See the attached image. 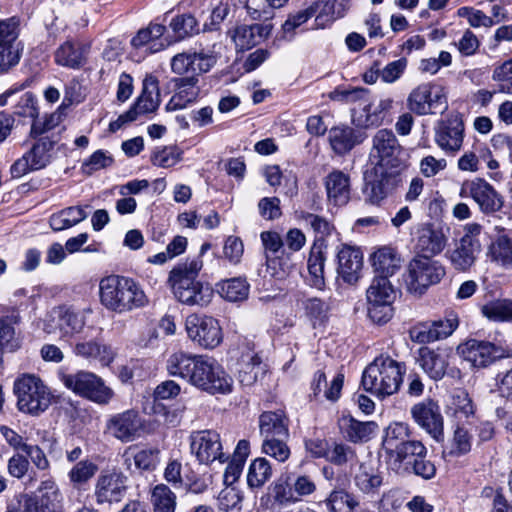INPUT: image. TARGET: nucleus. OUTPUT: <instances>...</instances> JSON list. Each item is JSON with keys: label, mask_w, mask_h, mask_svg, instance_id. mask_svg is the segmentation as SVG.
<instances>
[{"label": "nucleus", "mask_w": 512, "mask_h": 512, "mask_svg": "<svg viewBox=\"0 0 512 512\" xmlns=\"http://www.w3.org/2000/svg\"><path fill=\"white\" fill-rule=\"evenodd\" d=\"M202 267L203 261L196 257L178 263L169 272L167 284L181 304L204 307L211 302L212 288L198 280Z\"/></svg>", "instance_id": "2"}, {"label": "nucleus", "mask_w": 512, "mask_h": 512, "mask_svg": "<svg viewBox=\"0 0 512 512\" xmlns=\"http://www.w3.org/2000/svg\"><path fill=\"white\" fill-rule=\"evenodd\" d=\"M166 27L162 24L151 23L147 28L138 31L131 39V45L135 48H146L149 53H156L164 48L158 40L163 36Z\"/></svg>", "instance_id": "42"}, {"label": "nucleus", "mask_w": 512, "mask_h": 512, "mask_svg": "<svg viewBox=\"0 0 512 512\" xmlns=\"http://www.w3.org/2000/svg\"><path fill=\"white\" fill-rule=\"evenodd\" d=\"M127 477L116 469L103 470L94 486L97 504H113L122 501L127 493Z\"/></svg>", "instance_id": "19"}, {"label": "nucleus", "mask_w": 512, "mask_h": 512, "mask_svg": "<svg viewBox=\"0 0 512 512\" xmlns=\"http://www.w3.org/2000/svg\"><path fill=\"white\" fill-rule=\"evenodd\" d=\"M459 354L472 366L485 368L496 360L509 357V352L489 341L469 339L458 346Z\"/></svg>", "instance_id": "17"}, {"label": "nucleus", "mask_w": 512, "mask_h": 512, "mask_svg": "<svg viewBox=\"0 0 512 512\" xmlns=\"http://www.w3.org/2000/svg\"><path fill=\"white\" fill-rule=\"evenodd\" d=\"M176 495L165 484H157L151 491V502L154 512H175Z\"/></svg>", "instance_id": "49"}, {"label": "nucleus", "mask_w": 512, "mask_h": 512, "mask_svg": "<svg viewBox=\"0 0 512 512\" xmlns=\"http://www.w3.org/2000/svg\"><path fill=\"white\" fill-rule=\"evenodd\" d=\"M324 504L329 512H352L359 503L350 493L333 490L324 500Z\"/></svg>", "instance_id": "52"}, {"label": "nucleus", "mask_w": 512, "mask_h": 512, "mask_svg": "<svg viewBox=\"0 0 512 512\" xmlns=\"http://www.w3.org/2000/svg\"><path fill=\"white\" fill-rule=\"evenodd\" d=\"M390 108L389 98H354L351 108L352 122L361 128L378 126L384 121Z\"/></svg>", "instance_id": "15"}, {"label": "nucleus", "mask_w": 512, "mask_h": 512, "mask_svg": "<svg viewBox=\"0 0 512 512\" xmlns=\"http://www.w3.org/2000/svg\"><path fill=\"white\" fill-rule=\"evenodd\" d=\"M166 369L170 376L185 380L210 395H227L233 391L234 380L215 359L178 351L169 356Z\"/></svg>", "instance_id": "1"}, {"label": "nucleus", "mask_w": 512, "mask_h": 512, "mask_svg": "<svg viewBox=\"0 0 512 512\" xmlns=\"http://www.w3.org/2000/svg\"><path fill=\"white\" fill-rule=\"evenodd\" d=\"M448 356L449 349L422 347L419 349L418 362L431 379L440 380L446 374Z\"/></svg>", "instance_id": "31"}, {"label": "nucleus", "mask_w": 512, "mask_h": 512, "mask_svg": "<svg viewBox=\"0 0 512 512\" xmlns=\"http://www.w3.org/2000/svg\"><path fill=\"white\" fill-rule=\"evenodd\" d=\"M20 18L12 16L0 20V73L16 66L22 57L24 44L20 37Z\"/></svg>", "instance_id": "10"}, {"label": "nucleus", "mask_w": 512, "mask_h": 512, "mask_svg": "<svg viewBox=\"0 0 512 512\" xmlns=\"http://www.w3.org/2000/svg\"><path fill=\"white\" fill-rule=\"evenodd\" d=\"M87 206H70L49 217V225L55 232L69 229L85 220L88 216Z\"/></svg>", "instance_id": "41"}, {"label": "nucleus", "mask_w": 512, "mask_h": 512, "mask_svg": "<svg viewBox=\"0 0 512 512\" xmlns=\"http://www.w3.org/2000/svg\"><path fill=\"white\" fill-rule=\"evenodd\" d=\"M297 221L310 227L315 235L313 246L323 247L325 239L335 232V226L327 218L303 209L295 211Z\"/></svg>", "instance_id": "35"}, {"label": "nucleus", "mask_w": 512, "mask_h": 512, "mask_svg": "<svg viewBox=\"0 0 512 512\" xmlns=\"http://www.w3.org/2000/svg\"><path fill=\"white\" fill-rule=\"evenodd\" d=\"M369 319L378 325L386 324L393 316L395 291L385 277H374L366 291Z\"/></svg>", "instance_id": "9"}, {"label": "nucleus", "mask_w": 512, "mask_h": 512, "mask_svg": "<svg viewBox=\"0 0 512 512\" xmlns=\"http://www.w3.org/2000/svg\"><path fill=\"white\" fill-rule=\"evenodd\" d=\"M98 466L90 459H84L75 463L69 470L67 476L74 488H81L89 483L96 475Z\"/></svg>", "instance_id": "47"}, {"label": "nucleus", "mask_w": 512, "mask_h": 512, "mask_svg": "<svg viewBox=\"0 0 512 512\" xmlns=\"http://www.w3.org/2000/svg\"><path fill=\"white\" fill-rule=\"evenodd\" d=\"M142 427V419L133 409L114 414L106 422L107 431L124 443L134 441L140 435Z\"/></svg>", "instance_id": "21"}, {"label": "nucleus", "mask_w": 512, "mask_h": 512, "mask_svg": "<svg viewBox=\"0 0 512 512\" xmlns=\"http://www.w3.org/2000/svg\"><path fill=\"white\" fill-rule=\"evenodd\" d=\"M375 277L388 278L401 268V257L397 250L390 246L378 248L371 256Z\"/></svg>", "instance_id": "33"}, {"label": "nucleus", "mask_w": 512, "mask_h": 512, "mask_svg": "<svg viewBox=\"0 0 512 512\" xmlns=\"http://www.w3.org/2000/svg\"><path fill=\"white\" fill-rule=\"evenodd\" d=\"M90 310H76L68 306H59L52 310L50 317L56 321V326L63 337H72L80 334L85 325Z\"/></svg>", "instance_id": "25"}, {"label": "nucleus", "mask_w": 512, "mask_h": 512, "mask_svg": "<svg viewBox=\"0 0 512 512\" xmlns=\"http://www.w3.org/2000/svg\"><path fill=\"white\" fill-rule=\"evenodd\" d=\"M354 484L364 494L375 495L383 484V473L377 462L367 460L361 462L354 471Z\"/></svg>", "instance_id": "30"}, {"label": "nucleus", "mask_w": 512, "mask_h": 512, "mask_svg": "<svg viewBox=\"0 0 512 512\" xmlns=\"http://www.w3.org/2000/svg\"><path fill=\"white\" fill-rule=\"evenodd\" d=\"M272 476V467L266 458L254 459L248 468L247 484L250 488H261Z\"/></svg>", "instance_id": "48"}, {"label": "nucleus", "mask_w": 512, "mask_h": 512, "mask_svg": "<svg viewBox=\"0 0 512 512\" xmlns=\"http://www.w3.org/2000/svg\"><path fill=\"white\" fill-rule=\"evenodd\" d=\"M339 428L346 439L358 443L368 441L375 433L377 424L373 421L361 422L351 416H342Z\"/></svg>", "instance_id": "37"}, {"label": "nucleus", "mask_w": 512, "mask_h": 512, "mask_svg": "<svg viewBox=\"0 0 512 512\" xmlns=\"http://www.w3.org/2000/svg\"><path fill=\"white\" fill-rule=\"evenodd\" d=\"M480 250L481 245L472 244L470 240L460 238L454 242L453 248L446 252V257L455 270L466 272L475 264Z\"/></svg>", "instance_id": "29"}, {"label": "nucleus", "mask_w": 512, "mask_h": 512, "mask_svg": "<svg viewBox=\"0 0 512 512\" xmlns=\"http://www.w3.org/2000/svg\"><path fill=\"white\" fill-rule=\"evenodd\" d=\"M305 316L314 328L326 324L329 318V305L317 297H307L301 301Z\"/></svg>", "instance_id": "44"}, {"label": "nucleus", "mask_w": 512, "mask_h": 512, "mask_svg": "<svg viewBox=\"0 0 512 512\" xmlns=\"http://www.w3.org/2000/svg\"><path fill=\"white\" fill-rule=\"evenodd\" d=\"M271 24L238 25L230 30L232 41L237 49L249 50L264 41L271 33Z\"/></svg>", "instance_id": "27"}, {"label": "nucleus", "mask_w": 512, "mask_h": 512, "mask_svg": "<svg viewBox=\"0 0 512 512\" xmlns=\"http://www.w3.org/2000/svg\"><path fill=\"white\" fill-rule=\"evenodd\" d=\"M363 194L367 202L379 205L400 182L397 170L374 167L364 176Z\"/></svg>", "instance_id": "14"}, {"label": "nucleus", "mask_w": 512, "mask_h": 512, "mask_svg": "<svg viewBox=\"0 0 512 512\" xmlns=\"http://www.w3.org/2000/svg\"><path fill=\"white\" fill-rule=\"evenodd\" d=\"M351 0H324L319 14L315 18L317 28H325L337 18L345 15Z\"/></svg>", "instance_id": "46"}, {"label": "nucleus", "mask_w": 512, "mask_h": 512, "mask_svg": "<svg viewBox=\"0 0 512 512\" xmlns=\"http://www.w3.org/2000/svg\"><path fill=\"white\" fill-rule=\"evenodd\" d=\"M40 494L25 500L23 512H62L61 494L52 482H44Z\"/></svg>", "instance_id": "26"}, {"label": "nucleus", "mask_w": 512, "mask_h": 512, "mask_svg": "<svg viewBox=\"0 0 512 512\" xmlns=\"http://www.w3.org/2000/svg\"><path fill=\"white\" fill-rule=\"evenodd\" d=\"M444 266L427 255H417L409 262L405 283L409 292L422 295L445 276Z\"/></svg>", "instance_id": "8"}, {"label": "nucleus", "mask_w": 512, "mask_h": 512, "mask_svg": "<svg viewBox=\"0 0 512 512\" xmlns=\"http://www.w3.org/2000/svg\"><path fill=\"white\" fill-rule=\"evenodd\" d=\"M452 406L454 415L458 418H469L474 415L472 400L464 390H459L453 395Z\"/></svg>", "instance_id": "64"}, {"label": "nucleus", "mask_w": 512, "mask_h": 512, "mask_svg": "<svg viewBox=\"0 0 512 512\" xmlns=\"http://www.w3.org/2000/svg\"><path fill=\"white\" fill-rule=\"evenodd\" d=\"M88 47L67 41L55 52V61L58 65L78 69L86 63Z\"/></svg>", "instance_id": "38"}, {"label": "nucleus", "mask_w": 512, "mask_h": 512, "mask_svg": "<svg viewBox=\"0 0 512 512\" xmlns=\"http://www.w3.org/2000/svg\"><path fill=\"white\" fill-rule=\"evenodd\" d=\"M13 392L17 398V408L22 413L39 416L51 405L52 393L36 374L24 373L18 376L14 381Z\"/></svg>", "instance_id": "5"}, {"label": "nucleus", "mask_w": 512, "mask_h": 512, "mask_svg": "<svg viewBox=\"0 0 512 512\" xmlns=\"http://www.w3.org/2000/svg\"><path fill=\"white\" fill-rule=\"evenodd\" d=\"M182 154V150L177 146H165L153 153L151 161L155 166L170 168L182 159Z\"/></svg>", "instance_id": "60"}, {"label": "nucleus", "mask_w": 512, "mask_h": 512, "mask_svg": "<svg viewBox=\"0 0 512 512\" xmlns=\"http://www.w3.org/2000/svg\"><path fill=\"white\" fill-rule=\"evenodd\" d=\"M101 304L109 311L126 313L143 308L149 303L142 286L133 278L109 275L100 280Z\"/></svg>", "instance_id": "3"}, {"label": "nucleus", "mask_w": 512, "mask_h": 512, "mask_svg": "<svg viewBox=\"0 0 512 512\" xmlns=\"http://www.w3.org/2000/svg\"><path fill=\"white\" fill-rule=\"evenodd\" d=\"M356 457V452L351 446L333 442L330 445L326 460L336 466H344L353 463Z\"/></svg>", "instance_id": "59"}, {"label": "nucleus", "mask_w": 512, "mask_h": 512, "mask_svg": "<svg viewBox=\"0 0 512 512\" xmlns=\"http://www.w3.org/2000/svg\"><path fill=\"white\" fill-rule=\"evenodd\" d=\"M494 232L487 248V257L494 265L510 270L512 269V231L496 226Z\"/></svg>", "instance_id": "22"}, {"label": "nucleus", "mask_w": 512, "mask_h": 512, "mask_svg": "<svg viewBox=\"0 0 512 512\" xmlns=\"http://www.w3.org/2000/svg\"><path fill=\"white\" fill-rule=\"evenodd\" d=\"M265 365L262 364L258 355H252L249 360L242 364L239 370V382L243 386H251L265 374Z\"/></svg>", "instance_id": "54"}, {"label": "nucleus", "mask_w": 512, "mask_h": 512, "mask_svg": "<svg viewBox=\"0 0 512 512\" xmlns=\"http://www.w3.org/2000/svg\"><path fill=\"white\" fill-rule=\"evenodd\" d=\"M447 237L442 229L427 225L418 230L416 247L423 255L432 256L440 254L445 248Z\"/></svg>", "instance_id": "36"}, {"label": "nucleus", "mask_w": 512, "mask_h": 512, "mask_svg": "<svg viewBox=\"0 0 512 512\" xmlns=\"http://www.w3.org/2000/svg\"><path fill=\"white\" fill-rule=\"evenodd\" d=\"M328 202L334 206H344L350 200L351 183L349 174L333 170L324 178Z\"/></svg>", "instance_id": "28"}, {"label": "nucleus", "mask_w": 512, "mask_h": 512, "mask_svg": "<svg viewBox=\"0 0 512 512\" xmlns=\"http://www.w3.org/2000/svg\"><path fill=\"white\" fill-rule=\"evenodd\" d=\"M72 352L76 357L82 358L89 363L98 362L103 366H108L115 356L111 346L98 338L78 339L72 347Z\"/></svg>", "instance_id": "24"}, {"label": "nucleus", "mask_w": 512, "mask_h": 512, "mask_svg": "<svg viewBox=\"0 0 512 512\" xmlns=\"http://www.w3.org/2000/svg\"><path fill=\"white\" fill-rule=\"evenodd\" d=\"M55 141L51 140L48 136L40 137L32 148L27 152V155L33 162L36 169L44 168L51 159V150Z\"/></svg>", "instance_id": "55"}, {"label": "nucleus", "mask_w": 512, "mask_h": 512, "mask_svg": "<svg viewBox=\"0 0 512 512\" xmlns=\"http://www.w3.org/2000/svg\"><path fill=\"white\" fill-rule=\"evenodd\" d=\"M464 123L459 114L440 120L434 127V141L446 154L455 155L464 140Z\"/></svg>", "instance_id": "20"}, {"label": "nucleus", "mask_w": 512, "mask_h": 512, "mask_svg": "<svg viewBox=\"0 0 512 512\" xmlns=\"http://www.w3.org/2000/svg\"><path fill=\"white\" fill-rule=\"evenodd\" d=\"M125 462L133 461L139 471L152 472L160 463V450L155 447H129L124 452Z\"/></svg>", "instance_id": "40"}, {"label": "nucleus", "mask_w": 512, "mask_h": 512, "mask_svg": "<svg viewBox=\"0 0 512 512\" xmlns=\"http://www.w3.org/2000/svg\"><path fill=\"white\" fill-rule=\"evenodd\" d=\"M410 414L413 421L435 441L444 440V419L437 402L424 399L411 407Z\"/></svg>", "instance_id": "18"}, {"label": "nucleus", "mask_w": 512, "mask_h": 512, "mask_svg": "<svg viewBox=\"0 0 512 512\" xmlns=\"http://www.w3.org/2000/svg\"><path fill=\"white\" fill-rule=\"evenodd\" d=\"M250 285L245 278L236 277L218 284V293L229 302H240L248 298Z\"/></svg>", "instance_id": "45"}, {"label": "nucleus", "mask_w": 512, "mask_h": 512, "mask_svg": "<svg viewBox=\"0 0 512 512\" xmlns=\"http://www.w3.org/2000/svg\"><path fill=\"white\" fill-rule=\"evenodd\" d=\"M288 438H266L262 442V452L280 463L286 462L290 457Z\"/></svg>", "instance_id": "58"}, {"label": "nucleus", "mask_w": 512, "mask_h": 512, "mask_svg": "<svg viewBox=\"0 0 512 512\" xmlns=\"http://www.w3.org/2000/svg\"><path fill=\"white\" fill-rule=\"evenodd\" d=\"M323 247L312 246L308 258V271L310 274V285L317 289L324 287V262L325 256Z\"/></svg>", "instance_id": "51"}, {"label": "nucleus", "mask_w": 512, "mask_h": 512, "mask_svg": "<svg viewBox=\"0 0 512 512\" xmlns=\"http://www.w3.org/2000/svg\"><path fill=\"white\" fill-rule=\"evenodd\" d=\"M259 432L263 439L289 438L288 419L281 410L266 411L259 416Z\"/></svg>", "instance_id": "34"}, {"label": "nucleus", "mask_w": 512, "mask_h": 512, "mask_svg": "<svg viewBox=\"0 0 512 512\" xmlns=\"http://www.w3.org/2000/svg\"><path fill=\"white\" fill-rule=\"evenodd\" d=\"M185 329L189 339L205 349H213L222 341L221 327L216 319L196 313L187 316Z\"/></svg>", "instance_id": "13"}, {"label": "nucleus", "mask_w": 512, "mask_h": 512, "mask_svg": "<svg viewBox=\"0 0 512 512\" xmlns=\"http://www.w3.org/2000/svg\"><path fill=\"white\" fill-rule=\"evenodd\" d=\"M483 316L491 321L504 322L512 320V300H497L481 308Z\"/></svg>", "instance_id": "56"}, {"label": "nucleus", "mask_w": 512, "mask_h": 512, "mask_svg": "<svg viewBox=\"0 0 512 512\" xmlns=\"http://www.w3.org/2000/svg\"><path fill=\"white\" fill-rule=\"evenodd\" d=\"M329 141L333 151L342 155L360 144L363 138L350 127H334L329 131Z\"/></svg>", "instance_id": "43"}, {"label": "nucleus", "mask_w": 512, "mask_h": 512, "mask_svg": "<svg viewBox=\"0 0 512 512\" xmlns=\"http://www.w3.org/2000/svg\"><path fill=\"white\" fill-rule=\"evenodd\" d=\"M405 373V365L390 356L376 357L362 373L363 389L379 399L398 392Z\"/></svg>", "instance_id": "4"}, {"label": "nucleus", "mask_w": 512, "mask_h": 512, "mask_svg": "<svg viewBox=\"0 0 512 512\" xmlns=\"http://www.w3.org/2000/svg\"><path fill=\"white\" fill-rule=\"evenodd\" d=\"M68 103L63 104L59 109L49 115H46L43 120H34L31 126V136L37 137L45 134L60 124L64 115L63 110L66 106L72 103L71 98H67Z\"/></svg>", "instance_id": "57"}, {"label": "nucleus", "mask_w": 512, "mask_h": 512, "mask_svg": "<svg viewBox=\"0 0 512 512\" xmlns=\"http://www.w3.org/2000/svg\"><path fill=\"white\" fill-rule=\"evenodd\" d=\"M458 326L456 318L434 321L431 324L421 323L409 331L410 339L418 344H427L450 336Z\"/></svg>", "instance_id": "23"}, {"label": "nucleus", "mask_w": 512, "mask_h": 512, "mask_svg": "<svg viewBox=\"0 0 512 512\" xmlns=\"http://www.w3.org/2000/svg\"><path fill=\"white\" fill-rule=\"evenodd\" d=\"M169 27L177 40H183L199 33V25L196 18L191 14H182L175 16Z\"/></svg>", "instance_id": "53"}, {"label": "nucleus", "mask_w": 512, "mask_h": 512, "mask_svg": "<svg viewBox=\"0 0 512 512\" xmlns=\"http://www.w3.org/2000/svg\"><path fill=\"white\" fill-rule=\"evenodd\" d=\"M371 157L376 159L374 167L395 170L402 165L403 149L392 130L380 129L372 139Z\"/></svg>", "instance_id": "11"}, {"label": "nucleus", "mask_w": 512, "mask_h": 512, "mask_svg": "<svg viewBox=\"0 0 512 512\" xmlns=\"http://www.w3.org/2000/svg\"><path fill=\"white\" fill-rule=\"evenodd\" d=\"M409 109L418 115L443 114L448 109L446 98H409Z\"/></svg>", "instance_id": "50"}, {"label": "nucleus", "mask_w": 512, "mask_h": 512, "mask_svg": "<svg viewBox=\"0 0 512 512\" xmlns=\"http://www.w3.org/2000/svg\"><path fill=\"white\" fill-rule=\"evenodd\" d=\"M198 82L195 76L175 77L166 83V94L172 96H182L183 94H194V88Z\"/></svg>", "instance_id": "62"}, {"label": "nucleus", "mask_w": 512, "mask_h": 512, "mask_svg": "<svg viewBox=\"0 0 512 512\" xmlns=\"http://www.w3.org/2000/svg\"><path fill=\"white\" fill-rule=\"evenodd\" d=\"M59 379L64 387L75 395L99 405L108 404L114 396L113 390L101 377L87 370H78L74 373L61 372Z\"/></svg>", "instance_id": "7"}, {"label": "nucleus", "mask_w": 512, "mask_h": 512, "mask_svg": "<svg viewBox=\"0 0 512 512\" xmlns=\"http://www.w3.org/2000/svg\"><path fill=\"white\" fill-rule=\"evenodd\" d=\"M459 195L462 198L471 197L484 214L496 213L504 205L503 197L483 178L464 181Z\"/></svg>", "instance_id": "16"}, {"label": "nucleus", "mask_w": 512, "mask_h": 512, "mask_svg": "<svg viewBox=\"0 0 512 512\" xmlns=\"http://www.w3.org/2000/svg\"><path fill=\"white\" fill-rule=\"evenodd\" d=\"M189 440L191 453L200 464L210 465L215 461L223 464L229 458L223 452L220 435L214 430L194 431Z\"/></svg>", "instance_id": "12"}, {"label": "nucleus", "mask_w": 512, "mask_h": 512, "mask_svg": "<svg viewBox=\"0 0 512 512\" xmlns=\"http://www.w3.org/2000/svg\"><path fill=\"white\" fill-rule=\"evenodd\" d=\"M338 272L349 284L357 282L363 266V254L358 248L344 245L338 252Z\"/></svg>", "instance_id": "32"}, {"label": "nucleus", "mask_w": 512, "mask_h": 512, "mask_svg": "<svg viewBox=\"0 0 512 512\" xmlns=\"http://www.w3.org/2000/svg\"><path fill=\"white\" fill-rule=\"evenodd\" d=\"M411 435V428L405 422H392L384 429L382 450L384 458L407 443Z\"/></svg>", "instance_id": "39"}, {"label": "nucleus", "mask_w": 512, "mask_h": 512, "mask_svg": "<svg viewBox=\"0 0 512 512\" xmlns=\"http://www.w3.org/2000/svg\"><path fill=\"white\" fill-rule=\"evenodd\" d=\"M427 448L419 440H410L385 458L388 467L397 473H414L424 479L435 476V465L426 459Z\"/></svg>", "instance_id": "6"}, {"label": "nucleus", "mask_w": 512, "mask_h": 512, "mask_svg": "<svg viewBox=\"0 0 512 512\" xmlns=\"http://www.w3.org/2000/svg\"><path fill=\"white\" fill-rule=\"evenodd\" d=\"M318 7V3H313L303 10L291 13L282 25L284 33L292 34L296 28L306 23L311 17H313L316 14V12L318 11Z\"/></svg>", "instance_id": "61"}, {"label": "nucleus", "mask_w": 512, "mask_h": 512, "mask_svg": "<svg viewBox=\"0 0 512 512\" xmlns=\"http://www.w3.org/2000/svg\"><path fill=\"white\" fill-rule=\"evenodd\" d=\"M270 489L272 491L274 501L278 504L283 505L296 501L294 498L293 488L287 478H278L272 483Z\"/></svg>", "instance_id": "63"}]
</instances>
